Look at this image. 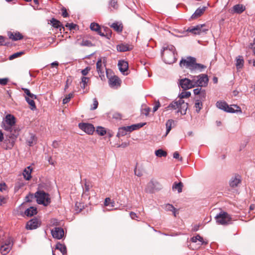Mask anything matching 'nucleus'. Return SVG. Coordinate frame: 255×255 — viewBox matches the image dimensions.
<instances>
[{"label": "nucleus", "mask_w": 255, "mask_h": 255, "mask_svg": "<svg viewBox=\"0 0 255 255\" xmlns=\"http://www.w3.org/2000/svg\"><path fill=\"white\" fill-rule=\"evenodd\" d=\"M196 61L195 58L190 56L186 59H182L179 64L180 67L189 69L191 71L198 70L201 72L206 68L205 65L197 63Z\"/></svg>", "instance_id": "f257e3e1"}, {"label": "nucleus", "mask_w": 255, "mask_h": 255, "mask_svg": "<svg viewBox=\"0 0 255 255\" xmlns=\"http://www.w3.org/2000/svg\"><path fill=\"white\" fill-rule=\"evenodd\" d=\"M162 57L165 63L169 64L174 63L176 60V49L172 45H167L163 47L161 53Z\"/></svg>", "instance_id": "f03ea898"}, {"label": "nucleus", "mask_w": 255, "mask_h": 255, "mask_svg": "<svg viewBox=\"0 0 255 255\" xmlns=\"http://www.w3.org/2000/svg\"><path fill=\"white\" fill-rule=\"evenodd\" d=\"M34 196L38 204L46 206L51 202L49 194L43 190H39L36 192Z\"/></svg>", "instance_id": "7ed1b4c3"}, {"label": "nucleus", "mask_w": 255, "mask_h": 255, "mask_svg": "<svg viewBox=\"0 0 255 255\" xmlns=\"http://www.w3.org/2000/svg\"><path fill=\"white\" fill-rule=\"evenodd\" d=\"M190 78H192V83L194 87H205L208 85L209 79L206 74H201L198 76H190Z\"/></svg>", "instance_id": "20e7f679"}, {"label": "nucleus", "mask_w": 255, "mask_h": 255, "mask_svg": "<svg viewBox=\"0 0 255 255\" xmlns=\"http://www.w3.org/2000/svg\"><path fill=\"white\" fill-rule=\"evenodd\" d=\"M21 89L26 95L25 99L27 103L30 105V109L35 110L36 109V107L34 100L37 98V96L31 93L28 89L22 88Z\"/></svg>", "instance_id": "39448f33"}, {"label": "nucleus", "mask_w": 255, "mask_h": 255, "mask_svg": "<svg viewBox=\"0 0 255 255\" xmlns=\"http://www.w3.org/2000/svg\"><path fill=\"white\" fill-rule=\"evenodd\" d=\"M14 126H15V117L11 114L7 115L2 123L1 127L5 130H8Z\"/></svg>", "instance_id": "423d86ee"}, {"label": "nucleus", "mask_w": 255, "mask_h": 255, "mask_svg": "<svg viewBox=\"0 0 255 255\" xmlns=\"http://www.w3.org/2000/svg\"><path fill=\"white\" fill-rule=\"evenodd\" d=\"M219 224L225 225L231 223V217L227 212L221 211L215 217Z\"/></svg>", "instance_id": "0eeeda50"}, {"label": "nucleus", "mask_w": 255, "mask_h": 255, "mask_svg": "<svg viewBox=\"0 0 255 255\" xmlns=\"http://www.w3.org/2000/svg\"><path fill=\"white\" fill-rule=\"evenodd\" d=\"M106 63V59L104 57L99 58L96 63L97 71L102 80L105 78V70H107Z\"/></svg>", "instance_id": "6e6552de"}, {"label": "nucleus", "mask_w": 255, "mask_h": 255, "mask_svg": "<svg viewBox=\"0 0 255 255\" xmlns=\"http://www.w3.org/2000/svg\"><path fill=\"white\" fill-rule=\"evenodd\" d=\"M8 132L7 136L10 139V146L9 148H11L13 147L15 140L18 137L19 132V129L18 127H17L16 126L13 127L10 130H6Z\"/></svg>", "instance_id": "1a4fd4ad"}, {"label": "nucleus", "mask_w": 255, "mask_h": 255, "mask_svg": "<svg viewBox=\"0 0 255 255\" xmlns=\"http://www.w3.org/2000/svg\"><path fill=\"white\" fill-rule=\"evenodd\" d=\"M208 30V28L205 24H199L195 26H191L188 28L187 31L195 35H200Z\"/></svg>", "instance_id": "9d476101"}, {"label": "nucleus", "mask_w": 255, "mask_h": 255, "mask_svg": "<svg viewBox=\"0 0 255 255\" xmlns=\"http://www.w3.org/2000/svg\"><path fill=\"white\" fill-rule=\"evenodd\" d=\"M179 86L184 90H188L194 88V84L192 83V78H183L180 79L179 82Z\"/></svg>", "instance_id": "9b49d317"}, {"label": "nucleus", "mask_w": 255, "mask_h": 255, "mask_svg": "<svg viewBox=\"0 0 255 255\" xmlns=\"http://www.w3.org/2000/svg\"><path fill=\"white\" fill-rule=\"evenodd\" d=\"M78 127L81 129L88 134H93L95 131V128L91 124L81 123L79 124Z\"/></svg>", "instance_id": "f8f14e48"}, {"label": "nucleus", "mask_w": 255, "mask_h": 255, "mask_svg": "<svg viewBox=\"0 0 255 255\" xmlns=\"http://www.w3.org/2000/svg\"><path fill=\"white\" fill-rule=\"evenodd\" d=\"M51 234L54 238L60 240L64 236V232L62 228L55 227L51 230Z\"/></svg>", "instance_id": "ddd939ff"}, {"label": "nucleus", "mask_w": 255, "mask_h": 255, "mask_svg": "<svg viewBox=\"0 0 255 255\" xmlns=\"http://www.w3.org/2000/svg\"><path fill=\"white\" fill-rule=\"evenodd\" d=\"M242 178L239 174H236L232 176L230 180L229 185L232 188L237 187L241 183Z\"/></svg>", "instance_id": "4468645a"}, {"label": "nucleus", "mask_w": 255, "mask_h": 255, "mask_svg": "<svg viewBox=\"0 0 255 255\" xmlns=\"http://www.w3.org/2000/svg\"><path fill=\"white\" fill-rule=\"evenodd\" d=\"M178 104L179 105L177 113H180L182 115H185L188 107V104L185 102L183 99H179Z\"/></svg>", "instance_id": "2eb2a0df"}, {"label": "nucleus", "mask_w": 255, "mask_h": 255, "mask_svg": "<svg viewBox=\"0 0 255 255\" xmlns=\"http://www.w3.org/2000/svg\"><path fill=\"white\" fill-rule=\"evenodd\" d=\"M40 225V222L36 218L32 219L29 221L26 226L28 230H33L37 228Z\"/></svg>", "instance_id": "dca6fc26"}, {"label": "nucleus", "mask_w": 255, "mask_h": 255, "mask_svg": "<svg viewBox=\"0 0 255 255\" xmlns=\"http://www.w3.org/2000/svg\"><path fill=\"white\" fill-rule=\"evenodd\" d=\"M118 67L119 70L123 74L127 75L128 73L127 72L128 68V62L125 60H120L118 62Z\"/></svg>", "instance_id": "f3484780"}, {"label": "nucleus", "mask_w": 255, "mask_h": 255, "mask_svg": "<svg viewBox=\"0 0 255 255\" xmlns=\"http://www.w3.org/2000/svg\"><path fill=\"white\" fill-rule=\"evenodd\" d=\"M12 247V245L9 241H7L6 243L0 247V252L3 255H6L9 252Z\"/></svg>", "instance_id": "a211bd4d"}, {"label": "nucleus", "mask_w": 255, "mask_h": 255, "mask_svg": "<svg viewBox=\"0 0 255 255\" xmlns=\"http://www.w3.org/2000/svg\"><path fill=\"white\" fill-rule=\"evenodd\" d=\"M7 35L9 39L13 41H17L23 38L22 35L19 32H12L9 31L7 33Z\"/></svg>", "instance_id": "6ab92c4d"}, {"label": "nucleus", "mask_w": 255, "mask_h": 255, "mask_svg": "<svg viewBox=\"0 0 255 255\" xmlns=\"http://www.w3.org/2000/svg\"><path fill=\"white\" fill-rule=\"evenodd\" d=\"M109 83L111 87H115L120 85L121 80L118 76H114L109 78Z\"/></svg>", "instance_id": "aec40b11"}, {"label": "nucleus", "mask_w": 255, "mask_h": 255, "mask_svg": "<svg viewBox=\"0 0 255 255\" xmlns=\"http://www.w3.org/2000/svg\"><path fill=\"white\" fill-rule=\"evenodd\" d=\"M50 23L52 24V26L57 29H59L60 31H61L62 29L64 30V27L61 24L60 21L57 20L54 18H52L50 20Z\"/></svg>", "instance_id": "412c9836"}, {"label": "nucleus", "mask_w": 255, "mask_h": 255, "mask_svg": "<svg viewBox=\"0 0 255 255\" xmlns=\"http://www.w3.org/2000/svg\"><path fill=\"white\" fill-rule=\"evenodd\" d=\"M246 9V7L243 4H238L233 7V11L234 13L240 14L244 12Z\"/></svg>", "instance_id": "4be33fe9"}, {"label": "nucleus", "mask_w": 255, "mask_h": 255, "mask_svg": "<svg viewBox=\"0 0 255 255\" xmlns=\"http://www.w3.org/2000/svg\"><path fill=\"white\" fill-rule=\"evenodd\" d=\"M206 8V6H203L202 7H199L197 8L192 15L191 18L192 19H195L200 17L205 11Z\"/></svg>", "instance_id": "5701e85b"}, {"label": "nucleus", "mask_w": 255, "mask_h": 255, "mask_svg": "<svg viewBox=\"0 0 255 255\" xmlns=\"http://www.w3.org/2000/svg\"><path fill=\"white\" fill-rule=\"evenodd\" d=\"M241 112V108L236 105H233L229 106L228 105V107L227 108L226 112L230 113H234L238 112Z\"/></svg>", "instance_id": "b1692460"}, {"label": "nucleus", "mask_w": 255, "mask_h": 255, "mask_svg": "<svg viewBox=\"0 0 255 255\" xmlns=\"http://www.w3.org/2000/svg\"><path fill=\"white\" fill-rule=\"evenodd\" d=\"M163 208L167 211H171L174 217L176 216L177 210L171 204H166L163 205Z\"/></svg>", "instance_id": "393cba45"}, {"label": "nucleus", "mask_w": 255, "mask_h": 255, "mask_svg": "<svg viewBox=\"0 0 255 255\" xmlns=\"http://www.w3.org/2000/svg\"><path fill=\"white\" fill-rule=\"evenodd\" d=\"M191 241L193 243H196L197 241H199L201 243L200 245H206L208 244V242L205 241L199 235L193 237L191 239Z\"/></svg>", "instance_id": "a878e982"}, {"label": "nucleus", "mask_w": 255, "mask_h": 255, "mask_svg": "<svg viewBox=\"0 0 255 255\" xmlns=\"http://www.w3.org/2000/svg\"><path fill=\"white\" fill-rule=\"evenodd\" d=\"M31 171H32V168L30 167V166H28L27 167V168H25L23 172V175L24 178L26 180H29L31 179Z\"/></svg>", "instance_id": "bb28decb"}, {"label": "nucleus", "mask_w": 255, "mask_h": 255, "mask_svg": "<svg viewBox=\"0 0 255 255\" xmlns=\"http://www.w3.org/2000/svg\"><path fill=\"white\" fill-rule=\"evenodd\" d=\"M24 213L27 216H32L37 214V209L34 207H30L25 210Z\"/></svg>", "instance_id": "cd10ccee"}, {"label": "nucleus", "mask_w": 255, "mask_h": 255, "mask_svg": "<svg viewBox=\"0 0 255 255\" xmlns=\"http://www.w3.org/2000/svg\"><path fill=\"white\" fill-rule=\"evenodd\" d=\"M92 185L90 183L85 180L84 187H83V196H88L89 194L90 189Z\"/></svg>", "instance_id": "c85d7f7f"}, {"label": "nucleus", "mask_w": 255, "mask_h": 255, "mask_svg": "<svg viewBox=\"0 0 255 255\" xmlns=\"http://www.w3.org/2000/svg\"><path fill=\"white\" fill-rule=\"evenodd\" d=\"M117 49V50L120 52H126L129 51L131 49L128 45L123 43L118 45Z\"/></svg>", "instance_id": "c756f323"}, {"label": "nucleus", "mask_w": 255, "mask_h": 255, "mask_svg": "<svg viewBox=\"0 0 255 255\" xmlns=\"http://www.w3.org/2000/svg\"><path fill=\"white\" fill-rule=\"evenodd\" d=\"M37 138L33 134H31L30 137L28 138L26 140L27 144L30 146H33L34 144H35Z\"/></svg>", "instance_id": "7c9ffc66"}, {"label": "nucleus", "mask_w": 255, "mask_h": 255, "mask_svg": "<svg viewBox=\"0 0 255 255\" xmlns=\"http://www.w3.org/2000/svg\"><path fill=\"white\" fill-rule=\"evenodd\" d=\"M183 186V183L181 182L177 183L174 182L172 185L173 190H177L178 193H181L182 190V187Z\"/></svg>", "instance_id": "2f4dec72"}, {"label": "nucleus", "mask_w": 255, "mask_h": 255, "mask_svg": "<svg viewBox=\"0 0 255 255\" xmlns=\"http://www.w3.org/2000/svg\"><path fill=\"white\" fill-rule=\"evenodd\" d=\"M244 61L242 56H238L236 59V66L237 69L242 68L244 66Z\"/></svg>", "instance_id": "473e14b6"}, {"label": "nucleus", "mask_w": 255, "mask_h": 255, "mask_svg": "<svg viewBox=\"0 0 255 255\" xmlns=\"http://www.w3.org/2000/svg\"><path fill=\"white\" fill-rule=\"evenodd\" d=\"M216 106L219 109L226 112L227 108L228 107V104L224 101H218L216 103Z\"/></svg>", "instance_id": "72a5a7b5"}, {"label": "nucleus", "mask_w": 255, "mask_h": 255, "mask_svg": "<svg viewBox=\"0 0 255 255\" xmlns=\"http://www.w3.org/2000/svg\"><path fill=\"white\" fill-rule=\"evenodd\" d=\"M111 27L118 32H121L123 30L122 24L117 22L113 23L111 25Z\"/></svg>", "instance_id": "f704fd0d"}, {"label": "nucleus", "mask_w": 255, "mask_h": 255, "mask_svg": "<svg viewBox=\"0 0 255 255\" xmlns=\"http://www.w3.org/2000/svg\"><path fill=\"white\" fill-rule=\"evenodd\" d=\"M56 249L59 250L63 255H64L67 252L66 246L60 243L56 244Z\"/></svg>", "instance_id": "c9c22d12"}, {"label": "nucleus", "mask_w": 255, "mask_h": 255, "mask_svg": "<svg viewBox=\"0 0 255 255\" xmlns=\"http://www.w3.org/2000/svg\"><path fill=\"white\" fill-rule=\"evenodd\" d=\"M174 123V121L170 119L168 120L166 123V132L165 134V136H166L168 133L170 132L171 129L172 124Z\"/></svg>", "instance_id": "e433bc0d"}, {"label": "nucleus", "mask_w": 255, "mask_h": 255, "mask_svg": "<svg viewBox=\"0 0 255 255\" xmlns=\"http://www.w3.org/2000/svg\"><path fill=\"white\" fill-rule=\"evenodd\" d=\"M127 133L126 128L123 127L119 128L117 136L118 137L123 136L126 135Z\"/></svg>", "instance_id": "4c0bfd02"}, {"label": "nucleus", "mask_w": 255, "mask_h": 255, "mask_svg": "<svg viewBox=\"0 0 255 255\" xmlns=\"http://www.w3.org/2000/svg\"><path fill=\"white\" fill-rule=\"evenodd\" d=\"M178 103H179V100L173 101L172 103H171L169 105V106L166 108L167 109H169V108H171L173 110H175L177 109H178L179 105V104H178Z\"/></svg>", "instance_id": "58836bf2"}, {"label": "nucleus", "mask_w": 255, "mask_h": 255, "mask_svg": "<svg viewBox=\"0 0 255 255\" xmlns=\"http://www.w3.org/2000/svg\"><path fill=\"white\" fill-rule=\"evenodd\" d=\"M80 45L81 46L92 47L94 45L90 40L83 39L81 42H80Z\"/></svg>", "instance_id": "ea45409f"}, {"label": "nucleus", "mask_w": 255, "mask_h": 255, "mask_svg": "<svg viewBox=\"0 0 255 255\" xmlns=\"http://www.w3.org/2000/svg\"><path fill=\"white\" fill-rule=\"evenodd\" d=\"M206 96V93L205 90H203L198 95L197 97V99L196 100H200V101H204L205 100Z\"/></svg>", "instance_id": "a19ab883"}, {"label": "nucleus", "mask_w": 255, "mask_h": 255, "mask_svg": "<svg viewBox=\"0 0 255 255\" xmlns=\"http://www.w3.org/2000/svg\"><path fill=\"white\" fill-rule=\"evenodd\" d=\"M155 154L156 156L159 157H165L167 155L166 152L161 149L156 150Z\"/></svg>", "instance_id": "79ce46f5"}, {"label": "nucleus", "mask_w": 255, "mask_h": 255, "mask_svg": "<svg viewBox=\"0 0 255 255\" xmlns=\"http://www.w3.org/2000/svg\"><path fill=\"white\" fill-rule=\"evenodd\" d=\"M194 107L196 109V111L198 113L203 107L202 102L200 101V100H196Z\"/></svg>", "instance_id": "37998d69"}, {"label": "nucleus", "mask_w": 255, "mask_h": 255, "mask_svg": "<svg viewBox=\"0 0 255 255\" xmlns=\"http://www.w3.org/2000/svg\"><path fill=\"white\" fill-rule=\"evenodd\" d=\"M90 28L92 30L97 32L100 30L101 27L98 23L93 22L91 24Z\"/></svg>", "instance_id": "c03bdc74"}, {"label": "nucleus", "mask_w": 255, "mask_h": 255, "mask_svg": "<svg viewBox=\"0 0 255 255\" xmlns=\"http://www.w3.org/2000/svg\"><path fill=\"white\" fill-rule=\"evenodd\" d=\"M104 204L106 206L113 207L114 206L115 202L114 201H112L110 198H106L105 200Z\"/></svg>", "instance_id": "a18cd8bd"}, {"label": "nucleus", "mask_w": 255, "mask_h": 255, "mask_svg": "<svg viewBox=\"0 0 255 255\" xmlns=\"http://www.w3.org/2000/svg\"><path fill=\"white\" fill-rule=\"evenodd\" d=\"M97 132L100 135H104L106 133L105 128L102 127H98L96 130Z\"/></svg>", "instance_id": "49530a36"}, {"label": "nucleus", "mask_w": 255, "mask_h": 255, "mask_svg": "<svg viewBox=\"0 0 255 255\" xmlns=\"http://www.w3.org/2000/svg\"><path fill=\"white\" fill-rule=\"evenodd\" d=\"M191 93L189 92H183L179 95V99H183V98H187L190 96Z\"/></svg>", "instance_id": "de8ad7c7"}, {"label": "nucleus", "mask_w": 255, "mask_h": 255, "mask_svg": "<svg viewBox=\"0 0 255 255\" xmlns=\"http://www.w3.org/2000/svg\"><path fill=\"white\" fill-rule=\"evenodd\" d=\"M23 54H24V52L22 51L15 53L12 54L11 55H10L9 57V59L10 60L14 59L17 57H19L20 56H21V55H22Z\"/></svg>", "instance_id": "09e8293b"}, {"label": "nucleus", "mask_w": 255, "mask_h": 255, "mask_svg": "<svg viewBox=\"0 0 255 255\" xmlns=\"http://www.w3.org/2000/svg\"><path fill=\"white\" fill-rule=\"evenodd\" d=\"M146 123H138L136 124L132 125L133 126V130H137L143 127Z\"/></svg>", "instance_id": "8fccbe9b"}, {"label": "nucleus", "mask_w": 255, "mask_h": 255, "mask_svg": "<svg viewBox=\"0 0 255 255\" xmlns=\"http://www.w3.org/2000/svg\"><path fill=\"white\" fill-rule=\"evenodd\" d=\"M73 94L72 93H70L69 94H68L66 97L63 99V103L64 104H67L68 102H69V101H70L71 98L73 97Z\"/></svg>", "instance_id": "3c124183"}, {"label": "nucleus", "mask_w": 255, "mask_h": 255, "mask_svg": "<svg viewBox=\"0 0 255 255\" xmlns=\"http://www.w3.org/2000/svg\"><path fill=\"white\" fill-rule=\"evenodd\" d=\"M110 5L114 9H117L118 7L117 1L116 0H110Z\"/></svg>", "instance_id": "603ef678"}, {"label": "nucleus", "mask_w": 255, "mask_h": 255, "mask_svg": "<svg viewBox=\"0 0 255 255\" xmlns=\"http://www.w3.org/2000/svg\"><path fill=\"white\" fill-rule=\"evenodd\" d=\"M98 106V102L96 98L93 99V106L91 108V110H94L96 109Z\"/></svg>", "instance_id": "864d4df0"}, {"label": "nucleus", "mask_w": 255, "mask_h": 255, "mask_svg": "<svg viewBox=\"0 0 255 255\" xmlns=\"http://www.w3.org/2000/svg\"><path fill=\"white\" fill-rule=\"evenodd\" d=\"M65 26L67 27H68L69 30H73V29H75L76 27L77 26V25L75 24H74L73 23H66Z\"/></svg>", "instance_id": "5fc2aeb1"}, {"label": "nucleus", "mask_w": 255, "mask_h": 255, "mask_svg": "<svg viewBox=\"0 0 255 255\" xmlns=\"http://www.w3.org/2000/svg\"><path fill=\"white\" fill-rule=\"evenodd\" d=\"M62 15L63 17H67L69 16V14L67 11V9L65 7H63L61 8Z\"/></svg>", "instance_id": "6e6d98bb"}, {"label": "nucleus", "mask_w": 255, "mask_h": 255, "mask_svg": "<svg viewBox=\"0 0 255 255\" xmlns=\"http://www.w3.org/2000/svg\"><path fill=\"white\" fill-rule=\"evenodd\" d=\"M134 174L138 177H140L142 175V172L139 169H137L136 167L134 170Z\"/></svg>", "instance_id": "4d7b16f0"}, {"label": "nucleus", "mask_w": 255, "mask_h": 255, "mask_svg": "<svg viewBox=\"0 0 255 255\" xmlns=\"http://www.w3.org/2000/svg\"><path fill=\"white\" fill-rule=\"evenodd\" d=\"M8 82V79L7 78H4L2 79L0 78V84L2 86L6 85Z\"/></svg>", "instance_id": "13d9d810"}, {"label": "nucleus", "mask_w": 255, "mask_h": 255, "mask_svg": "<svg viewBox=\"0 0 255 255\" xmlns=\"http://www.w3.org/2000/svg\"><path fill=\"white\" fill-rule=\"evenodd\" d=\"M90 70V68L89 67H87L86 68L82 70L81 73L83 76H86L88 74Z\"/></svg>", "instance_id": "bf43d9fd"}, {"label": "nucleus", "mask_w": 255, "mask_h": 255, "mask_svg": "<svg viewBox=\"0 0 255 255\" xmlns=\"http://www.w3.org/2000/svg\"><path fill=\"white\" fill-rule=\"evenodd\" d=\"M5 40V38L4 37L0 35V46L6 45Z\"/></svg>", "instance_id": "052dcab7"}, {"label": "nucleus", "mask_w": 255, "mask_h": 255, "mask_svg": "<svg viewBox=\"0 0 255 255\" xmlns=\"http://www.w3.org/2000/svg\"><path fill=\"white\" fill-rule=\"evenodd\" d=\"M160 106V104L159 103V101H157L155 103V106H154L153 108V112H156L158 109L159 108V107Z\"/></svg>", "instance_id": "680f3d73"}, {"label": "nucleus", "mask_w": 255, "mask_h": 255, "mask_svg": "<svg viewBox=\"0 0 255 255\" xmlns=\"http://www.w3.org/2000/svg\"><path fill=\"white\" fill-rule=\"evenodd\" d=\"M202 90H203L201 89V88H196L194 89L193 93L195 95L198 96L201 92V91H202Z\"/></svg>", "instance_id": "e2e57ef3"}, {"label": "nucleus", "mask_w": 255, "mask_h": 255, "mask_svg": "<svg viewBox=\"0 0 255 255\" xmlns=\"http://www.w3.org/2000/svg\"><path fill=\"white\" fill-rule=\"evenodd\" d=\"M173 158L175 159H179L180 160H182V157H180L179 154L177 151H176L173 153Z\"/></svg>", "instance_id": "0e129e2a"}, {"label": "nucleus", "mask_w": 255, "mask_h": 255, "mask_svg": "<svg viewBox=\"0 0 255 255\" xmlns=\"http://www.w3.org/2000/svg\"><path fill=\"white\" fill-rule=\"evenodd\" d=\"M89 81V78L85 76L82 78V83H84L87 85Z\"/></svg>", "instance_id": "69168bd1"}, {"label": "nucleus", "mask_w": 255, "mask_h": 255, "mask_svg": "<svg viewBox=\"0 0 255 255\" xmlns=\"http://www.w3.org/2000/svg\"><path fill=\"white\" fill-rule=\"evenodd\" d=\"M6 189V184L5 183H0V191L2 192Z\"/></svg>", "instance_id": "338daca9"}, {"label": "nucleus", "mask_w": 255, "mask_h": 255, "mask_svg": "<svg viewBox=\"0 0 255 255\" xmlns=\"http://www.w3.org/2000/svg\"><path fill=\"white\" fill-rule=\"evenodd\" d=\"M59 146V141L57 140H54L52 143V146L54 148H58Z\"/></svg>", "instance_id": "774afa93"}]
</instances>
